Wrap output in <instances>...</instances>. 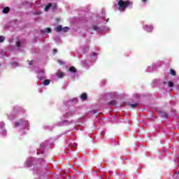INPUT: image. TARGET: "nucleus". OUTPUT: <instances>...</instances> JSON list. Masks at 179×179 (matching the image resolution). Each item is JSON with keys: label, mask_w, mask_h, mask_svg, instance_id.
Masks as SVG:
<instances>
[{"label": "nucleus", "mask_w": 179, "mask_h": 179, "mask_svg": "<svg viewBox=\"0 0 179 179\" xmlns=\"http://www.w3.org/2000/svg\"><path fill=\"white\" fill-rule=\"evenodd\" d=\"M119 6V9H122V10H125L126 8H128L131 3L129 1H124L122 0H120L117 3Z\"/></svg>", "instance_id": "obj_1"}, {"label": "nucleus", "mask_w": 179, "mask_h": 179, "mask_svg": "<svg viewBox=\"0 0 179 179\" xmlns=\"http://www.w3.org/2000/svg\"><path fill=\"white\" fill-rule=\"evenodd\" d=\"M57 78H59V79H62V78H64V76H65V73H64L61 71H58L57 73Z\"/></svg>", "instance_id": "obj_2"}, {"label": "nucleus", "mask_w": 179, "mask_h": 179, "mask_svg": "<svg viewBox=\"0 0 179 179\" xmlns=\"http://www.w3.org/2000/svg\"><path fill=\"white\" fill-rule=\"evenodd\" d=\"M51 80H50L49 79L45 80L43 81L42 85H43V86H48V85H50Z\"/></svg>", "instance_id": "obj_3"}, {"label": "nucleus", "mask_w": 179, "mask_h": 179, "mask_svg": "<svg viewBox=\"0 0 179 179\" xmlns=\"http://www.w3.org/2000/svg\"><path fill=\"white\" fill-rule=\"evenodd\" d=\"M69 71L71 72V73H76V68H75V66H71Z\"/></svg>", "instance_id": "obj_4"}, {"label": "nucleus", "mask_w": 179, "mask_h": 179, "mask_svg": "<svg viewBox=\"0 0 179 179\" xmlns=\"http://www.w3.org/2000/svg\"><path fill=\"white\" fill-rule=\"evenodd\" d=\"M51 6H52V3H49L45 7V12H48V10H50V8H51Z\"/></svg>", "instance_id": "obj_5"}, {"label": "nucleus", "mask_w": 179, "mask_h": 179, "mask_svg": "<svg viewBox=\"0 0 179 179\" xmlns=\"http://www.w3.org/2000/svg\"><path fill=\"white\" fill-rule=\"evenodd\" d=\"M10 8L9 7H6L3 9V13H9Z\"/></svg>", "instance_id": "obj_6"}, {"label": "nucleus", "mask_w": 179, "mask_h": 179, "mask_svg": "<svg viewBox=\"0 0 179 179\" xmlns=\"http://www.w3.org/2000/svg\"><path fill=\"white\" fill-rule=\"evenodd\" d=\"M62 30V25H59L57 27L55 28V31L59 33Z\"/></svg>", "instance_id": "obj_7"}, {"label": "nucleus", "mask_w": 179, "mask_h": 179, "mask_svg": "<svg viewBox=\"0 0 179 179\" xmlns=\"http://www.w3.org/2000/svg\"><path fill=\"white\" fill-rule=\"evenodd\" d=\"M81 99L83 100H86L87 99V94H83L81 96H80Z\"/></svg>", "instance_id": "obj_8"}, {"label": "nucleus", "mask_w": 179, "mask_h": 179, "mask_svg": "<svg viewBox=\"0 0 179 179\" xmlns=\"http://www.w3.org/2000/svg\"><path fill=\"white\" fill-rule=\"evenodd\" d=\"M170 74L172 75L173 76H176V71H174L173 69H170Z\"/></svg>", "instance_id": "obj_9"}, {"label": "nucleus", "mask_w": 179, "mask_h": 179, "mask_svg": "<svg viewBox=\"0 0 179 179\" xmlns=\"http://www.w3.org/2000/svg\"><path fill=\"white\" fill-rule=\"evenodd\" d=\"M62 31H64V33H66V31H68V30H69V27H65L64 28H62Z\"/></svg>", "instance_id": "obj_10"}, {"label": "nucleus", "mask_w": 179, "mask_h": 179, "mask_svg": "<svg viewBox=\"0 0 179 179\" xmlns=\"http://www.w3.org/2000/svg\"><path fill=\"white\" fill-rule=\"evenodd\" d=\"M16 46L18 48H20L22 47V43H20V41H17L16 42Z\"/></svg>", "instance_id": "obj_11"}, {"label": "nucleus", "mask_w": 179, "mask_h": 179, "mask_svg": "<svg viewBox=\"0 0 179 179\" xmlns=\"http://www.w3.org/2000/svg\"><path fill=\"white\" fill-rule=\"evenodd\" d=\"M130 106L131 108H136V107H138V103H132Z\"/></svg>", "instance_id": "obj_12"}, {"label": "nucleus", "mask_w": 179, "mask_h": 179, "mask_svg": "<svg viewBox=\"0 0 179 179\" xmlns=\"http://www.w3.org/2000/svg\"><path fill=\"white\" fill-rule=\"evenodd\" d=\"M5 41V37L3 36H0V43H3Z\"/></svg>", "instance_id": "obj_13"}, {"label": "nucleus", "mask_w": 179, "mask_h": 179, "mask_svg": "<svg viewBox=\"0 0 179 179\" xmlns=\"http://www.w3.org/2000/svg\"><path fill=\"white\" fill-rule=\"evenodd\" d=\"M169 87H173V86H174V83H173V82H169Z\"/></svg>", "instance_id": "obj_14"}, {"label": "nucleus", "mask_w": 179, "mask_h": 179, "mask_svg": "<svg viewBox=\"0 0 179 179\" xmlns=\"http://www.w3.org/2000/svg\"><path fill=\"white\" fill-rule=\"evenodd\" d=\"M92 29H93L94 30L97 31V30H99V27H97V26H96V25H94V26L92 27Z\"/></svg>", "instance_id": "obj_15"}, {"label": "nucleus", "mask_w": 179, "mask_h": 179, "mask_svg": "<svg viewBox=\"0 0 179 179\" xmlns=\"http://www.w3.org/2000/svg\"><path fill=\"white\" fill-rule=\"evenodd\" d=\"M3 127H5V123L3 122H0V128H3Z\"/></svg>", "instance_id": "obj_16"}, {"label": "nucleus", "mask_w": 179, "mask_h": 179, "mask_svg": "<svg viewBox=\"0 0 179 179\" xmlns=\"http://www.w3.org/2000/svg\"><path fill=\"white\" fill-rule=\"evenodd\" d=\"M45 32L46 33H51V29L50 28H46L45 29Z\"/></svg>", "instance_id": "obj_17"}, {"label": "nucleus", "mask_w": 179, "mask_h": 179, "mask_svg": "<svg viewBox=\"0 0 179 179\" xmlns=\"http://www.w3.org/2000/svg\"><path fill=\"white\" fill-rule=\"evenodd\" d=\"M12 65H13L14 66H17L18 63H17V62H14L12 63Z\"/></svg>", "instance_id": "obj_18"}, {"label": "nucleus", "mask_w": 179, "mask_h": 179, "mask_svg": "<svg viewBox=\"0 0 179 179\" xmlns=\"http://www.w3.org/2000/svg\"><path fill=\"white\" fill-rule=\"evenodd\" d=\"M57 51L58 50L57 49H53L52 54H54V55L57 54Z\"/></svg>", "instance_id": "obj_19"}, {"label": "nucleus", "mask_w": 179, "mask_h": 179, "mask_svg": "<svg viewBox=\"0 0 179 179\" xmlns=\"http://www.w3.org/2000/svg\"><path fill=\"white\" fill-rule=\"evenodd\" d=\"M38 79L39 80H43V79H44V78H43V76H38Z\"/></svg>", "instance_id": "obj_20"}, {"label": "nucleus", "mask_w": 179, "mask_h": 179, "mask_svg": "<svg viewBox=\"0 0 179 179\" xmlns=\"http://www.w3.org/2000/svg\"><path fill=\"white\" fill-rule=\"evenodd\" d=\"M109 104H112V105L115 104V101H112L111 102L109 103Z\"/></svg>", "instance_id": "obj_21"}, {"label": "nucleus", "mask_w": 179, "mask_h": 179, "mask_svg": "<svg viewBox=\"0 0 179 179\" xmlns=\"http://www.w3.org/2000/svg\"><path fill=\"white\" fill-rule=\"evenodd\" d=\"M20 125V123H19V122L15 123V127H19Z\"/></svg>", "instance_id": "obj_22"}, {"label": "nucleus", "mask_w": 179, "mask_h": 179, "mask_svg": "<svg viewBox=\"0 0 179 179\" xmlns=\"http://www.w3.org/2000/svg\"><path fill=\"white\" fill-rule=\"evenodd\" d=\"M24 124L25 125H27V124H29V122H28L27 121H24Z\"/></svg>", "instance_id": "obj_23"}, {"label": "nucleus", "mask_w": 179, "mask_h": 179, "mask_svg": "<svg viewBox=\"0 0 179 179\" xmlns=\"http://www.w3.org/2000/svg\"><path fill=\"white\" fill-rule=\"evenodd\" d=\"M32 64H33V61L29 62V65H32Z\"/></svg>", "instance_id": "obj_24"}, {"label": "nucleus", "mask_w": 179, "mask_h": 179, "mask_svg": "<svg viewBox=\"0 0 179 179\" xmlns=\"http://www.w3.org/2000/svg\"><path fill=\"white\" fill-rule=\"evenodd\" d=\"M164 117H165L166 118L167 114H166V113H164Z\"/></svg>", "instance_id": "obj_25"}, {"label": "nucleus", "mask_w": 179, "mask_h": 179, "mask_svg": "<svg viewBox=\"0 0 179 179\" xmlns=\"http://www.w3.org/2000/svg\"><path fill=\"white\" fill-rule=\"evenodd\" d=\"M142 2H146L148 0H141Z\"/></svg>", "instance_id": "obj_26"}, {"label": "nucleus", "mask_w": 179, "mask_h": 179, "mask_svg": "<svg viewBox=\"0 0 179 179\" xmlns=\"http://www.w3.org/2000/svg\"><path fill=\"white\" fill-rule=\"evenodd\" d=\"M109 20H110V18H108V19L106 20V22H108Z\"/></svg>", "instance_id": "obj_27"}, {"label": "nucleus", "mask_w": 179, "mask_h": 179, "mask_svg": "<svg viewBox=\"0 0 179 179\" xmlns=\"http://www.w3.org/2000/svg\"><path fill=\"white\" fill-rule=\"evenodd\" d=\"M152 31V29H150V31Z\"/></svg>", "instance_id": "obj_28"}, {"label": "nucleus", "mask_w": 179, "mask_h": 179, "mask_svg": "<svg viewBox=\"0 0 179 179\" xmlns=\"http://www.w3.org/2000/svg\"><path fill=\"white\" fill-rule=\"evenodd\" d=\"M59 62H61V60H59Z\"/></svg>", "instance_id": "obj_29"}, {"label": "nucleus", "mask_w": 179, "mask_h": 179, "mask_svg": "<svg viewBox=\"0 0 179 179\" xmlns=\"http://www.w3.org/2000/svg\"><path fill=\"white\" fill-rule=\"evenodd\" d=\"M0 66H1V64H0Z\"/></svg>", "instance_id": "obj_30"}]
</instances>
